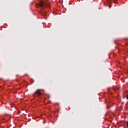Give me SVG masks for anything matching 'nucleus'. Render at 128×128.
<instances>
[{"label": "nucleus", "mask_w": 128, "mask_h": 128, "mask_svg": "<svg viewBox=\"0 0 128 128\" xmlns=\"http://www.w3.org/2000/svg\"><path fill=\"white\" fill-rule=\"evenodd\" d=\"M40 90L38 89L35 92L34 94V96H35V94H37L38 96H40V94H42V93H40Z\"/></svg>", "instance_id": "obj_2"}, {"label": "nucleus", "mask_w": 128, "mask_h": 128, "mask_svg": "<svg viewBox=\"0 0 128 128\" xmlns=\"http://www.w3.org/2000/svg\"><path fill=\"white\" fill-rule=\"evenodd\" d=\"M107 108H110V107H108V106H107Z\"/></svg>", "instance_id": "obj_6"}, {"label": "nucleus", "mask_w": 128, "mask_h": 128, "mask_svg": "<svg viewBox=\"0 0 128 128\" xmlns=\"http://www.w3.org/2000/svg\"><path fill=\"white\" fill-rule=\"evenodd\" d=\"M126 98L127 100H128V94L126 95Z\"/></svg>", "instance_id": "obj_4"}, {"label": "nucleus", "mask_w": 128, "mask_h": 128, "mask_svg": "<svg viewBox=\"0 0 128 128\" xmlns=\"http://www.w3.org/2000/svg\"><path fill=\"white\" fill-rule=\"evenodd\" d=\"M126 126L128 127V121L127 122H126Z\"/></svg>", "instance_id": "obj_5"}, {"label": "nucleus", "mask_w": 128, "mask_h": 128, "mask_svg": "<svg viewBox=\"0 0 128 128\" xmlns=\"http://www.w3.org/2000/svg\"><path fill=\"white\" fill-rule=\"evenodd\" d=\"M114 2L115 4H118V1H116V0H115L114 1Z\"/></svg>", "instance_id": "obj_3"}, {"label": "nucleus", "mask_w": 128, "mask_h": 128, "mask_svg": "<svg viewBox=\"0 0 128 128\" xmlns=\"http://www.w3.org/2000/svg\"><path fill=\"white\" fill-rule=\"evenodd\" d=\"M40 6L42 8H44L48 6V4H46V3H44V2L40 1L39 4H36V8H40Z\"/></svg>", "instance_id": "obj_1"}, {"label": "nucleus", "mask_w": 128, "mask_h": 128, "mask_svg": "<svg viewBox=\"0 0 128 128\" xmlns=\"http://www.w3.org/2000/svg\"><path fill=\"white\" fill-rule=\"evenodd\" d=\"M110 6H109V8H110Z\"/></svg>", "instance_id": "obj_8"}, {"label": "nucleus", "mask_w": 128, "mask_h": 128, "mask_svg": "<svg viewBox=\"0 0 128 128\" xmlns=\"http://www.w3.org/2000/svg\"><path fill=\"white\" fill-rule=\"evenodd\" d=\"M43 16H46V14H43Z\"/></svg>", "instance_id": "obj_7"}]
</instances>
